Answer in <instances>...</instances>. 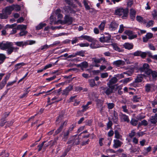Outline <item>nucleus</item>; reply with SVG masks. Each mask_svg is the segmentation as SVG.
I'll return each mask as SVG.
<instances>
[{
	"instance_id": "4468645a",
	"label": "nucleus",
	"mask_w": 157,
	"mask_h": 157,
	"mask_svg": "<svg viewBox=\"0 0 157 157\" xmlns=\"http://www.w3.org/2000/svg\"><path fill=\"white\" fill-rule=\"evenodd\" d=\"M153 34L151 33H147L145 36L143 38L144 42H146L148 41L149 39L153 37Z\"/></svg>"
},
{
	"instance_id": "5701e85b",
	"label": "nucleus",
	"mask_w": 157,
	"mask_h": 157,
	"mask_svg": "<svg viewBox=\"0 0 157 157\" xmlns=\"http://www.w3.org/2000/svg\"><path fill=\"white\" fill-rule=\"evenodd\" d=\"M92 59L93 63H99L102 60H103L104 61H105V59L104 58H101V59L93 58H92Z\"/></svg>"
},
{
	"instance_id": "f257e3e1",
	"label": "nucleus",
	"mask_w": 157,
	"mask_h": 157,
	"mask_svg": "<svg viewBox=\"0 0 157 157\" xmlns=\"http://www.w3.org/2000/svg\"><path fill=\"white\" fill-rule=\"evenodd\" d=\"M0 48L3 50L7 49L6 52L8 55L11 54L13 52H17L19 49L18 47H13L12 43L8 41L0 43Z\"/></svg>"
},
{
	"instance_id": "5fc2aeb1",
	"label": "nucleus",
	"mask_w": 157,
	"mask_h": 157,
	"mask_svg": "<svg viewBox=\"0 0 157 157\" xmlns=\"http://www.w3.org/2000/svg\"><path fill=\"white\" fill-rule=\"evenodd\" d=\"M27 33V32L25 31H21L19 33V36H21L25 35Z\"/></svg>"
},
{
	"instance_id": "6e6552de",
	"label": "nucleus",
	"mask_w": 157,
	"mask_h": 157,
	"mask_svg": "<svg viewBox=\"0 0 157 157\" xmlns=\"http://www.w3.org/2000/svg\"><path fill=\"white\" fill-rule=\"evenodd\" d=\"M124 33L128 36V38L131 40L137 37L136 35H134L132 31L130 30H126L124 32Z\"/></svg>"
},
{
	"instance_id": "a878e982",
	"label": "nucleus",
	"mask_w": 157,
	"mask_h": 157,
	"mask_svg": "<svg viewBox=\"0 0 157 157\" xmlns=\"http://www.w3.org/2000/svg\"><path fill=\"white\" fill-rule=\"evenodd\" d=\"M137 21L140 23H146V20L140 16H137L136 17Z\"/></svg>"
},
{
	"instance_id": "393cba45",
	"label": "nucleus",
	"mask_w": 157,
	"mask_h": 157,
	"mask_svg": "<svg viewBox=\"0 0 157 157\" xmlns=\"http://www.w3.org/2000/svg\"><path fill=\"white\" fill-rule=\"evenodd\" d=\"M117 81V78L116 77H113L109 81V82L107 83V85L111 86L112 84L116 83Z\"/></svg>"
},
{
	"instance_id": "412c9836",
	"label": "nucleus",
	"mask_w": 157,
	"mask_h": 157,
	"mask_svg": "<svg viewBox=\"0 0 157 157\" xmlns=\"http://www.w3.org/2000/svg\"><path fill=\"white\" fill-rule=\"evenodd\" d=\"M14 44L18 47H23L24 46H26L27 44L25 41H21L15 42Z\"/></svg>"
},
{
	"instance_id": "f03ea898",
	"label": "nucleus",
	"mask_w": 157,
	"mask_h": 157,
	"mask_svg": "<svg viewBox=\"0 0 157 157\" xmlns=\"http://www.w3.org/2000/svg\"><path fill=\"white\" fill-rule=\"evenodd\" d=\"M128 10L127 9H124L121 8H118L115 11V14L119 16H122L123 19H126L128 16Z\"/></svg>"
},
{
	"instance_id": "58836bf2",
	"label": "nucleus",
	"mask_w": 157,
	"mask_h": 157,
	"mask_svg": "<svg viewBox=\"0 0 157 157\" xmlns=\"http://www.w3.org/2000/svg\"><path fill=\"white\" fill-rule=\"evenodd\" d=\"M150 121L152 124H155L157 122V120L155 118L154 116H152L150 118Z\"/></svg>"
},
{
	"instance_id": "2f4dec72",
	"label": "nucleus",
	"mask_w": 157,
	"mask_h": 157,
	"mask_svg": "<svg viewBox=\"0 0 157 157\" xmlns=\"http://www.w3.org/2000/svg\"><path fill=\"white\" fill-rule=\"evenodd\" d=\"M83 3L86 10H88L90 9V6L88 5V1L87 0H84L83 1Z\"/></svg>"
},
{
	"instance_id": "c9c22d12",
	"label": "nucleus",
	"mask_w": 157,
	"mask_h": 157,
	"mask_svg": "<svg viewBox=\"0 0 157 157\" xmlns=\"http://www.w3.org/2000/svg\"><path fill=\"white\" fill-rule=\"evenodd\" d=\"M115 137L117 138L121 139L122 136L120 135L117 130H116L114 132Z\"/></svg>"
},
{
	"instance_id": "79ce46f5",
	"label": "nucleus",
	"mask_w": 157,
	"mask_h": 157,
	"mask_svg": "<svg viewBox=\"0 0 157 157\" xmlns=\"http://www.w3.org/2000/svg\"><path fill=\"white\" fill-rule=\"evenodd\" d=\"M130 123L132 125L136 126L138 124V120L132 119L130 121Z\"/></svg>"
},
{
	"instance_id": "603ef678",
	"label": "nucleus",
	"mask_w": 157,
	"mask_h": 157,
	"mask_svg": "<svg viewBox=\"0 0 157 157\" xmlns=\"http://www.w3.org/2000/svg\"><path fill=\"white\" fill-rule=\"evenodd\" d=\"M63 128V125L61 124L59 128L57 129L55 132V133L56 134H57L59 133L62 130Z\"/></svg>"
},
{
	"instance_id": "4c0bfd02",
	"label": "nucleus",
	"mask_w": 157,
	"mask_h": 157,
	"mask_svg": "<svg viewBox=\"0 0 157 157\" xmlns=\"http://www.w3.org/2000/svg\"><path fill=\"white\" fill-rule=\"evenodd\" d=\"M103 104V103L102 101H101L100 103V107H101L100 109V112L101 113H102L103 112V110L105 109V107L104 106H102ZM97 105H98V107H99V103H98Z\"/></svg>"
},
{
	"instance_id": "a19ab883",
	"label": "nucleus",
	"mask_w": 157,
	"mask_h": 157,
	"mask_svg": "<svg viewBox=\"0 0 157 157\" xmlns=\"http://www.w3.org/2000/svg\"><path fill=\"white\" fill-rule=\"evenodd\" d=\"M105 22L103 21L101 23L99 26V28L101 30H103L104 29Z\"/></svg>"
},
{
	"instance_id": "7c9ffc66",
	"label": "nucleus",
	"mask_w": 157,
	"mask_h": 157,
	"mask_svg": "<svg viewBox=\"0 0 157 157\" xmlns=\"http://www.w3.org/2000/svg\"><path fill=\"white\" fill-rule=\"evenodd\" d=\"M88 66L87 63L86 62H83L79 64V67H80L81 69L83 70V68H86Z\"/></svg>"
},
{
	"instance_id": "423d86ee",
	"label": "nucleus",
	"mask_w": 157,
	"mask_h": 157,
	"mask_svg": "<svg viewBox=\"0 0 157 157\" xmlns=\"http://www.w3.org/2000/svg\"><path fill=\"white\" fill-rule=\"evenodd\" d=\"M146 76L145 74L139 75H137V77L135 79V81L132 84V85L134 86H136L135 83L137 82H140L142 81L143 79V77Z\"/></svg>"
},
{
	"instance_id": "9d476101",
	"label": "nucleus",
	"mask_w": 157,
	"mask_h": 157,
	"mask_svg": "<svg viewBox=\"0 0 157 157\" xmlns=\"http://www.w3.org/2000/svg\"><path fill=\"white\" fill-rule=\"evenodd\" d=\"M9 10H10V12H11L13 10L16 11H19L20 10L21 8L20 6L18 5H12L10 6H8Z\"/></svg>"
},
{
	"instance_id": "69168bd1",
	"label": "nucleus",
	"mask_w": 157,
	"mask_h": 157,
	"mask_svg": "<svg viewBox=\"0 0 157 157\" xmlns=\"http://www.w3.org/2000/svg\"><path fill=\"white\" fill-rule=\"evenodd\" d=\"M52 66V64H49L48 65H46L44 66V70H46L48 68H49L51 67Z\"/></svg>"
},
{
	"instance_id": "09e8293b",
	"label": "nucleus",
	"mask_w": 157,
	"mask_h": 157,
	"mask_svg": "<svg viewBox=\"0 0 157 157\" xmlns=\"http://www.w3.org/2000/svg\"><path fill=\"white\" fill-rule=\"evenodd\" d=\"M135 134L136 132H135V130L133 129L131 131V132L129 133V136L131 138H132L135 136Z\"/></svg>"
},
{
	"instance_id": "f8f14e48",
	"label": "nucleus",
	"mask_w": 157,
	"mask_h": 157,
	"mask_svg": "<svg viewBox=\"0 0 157 157\" xmlns=\"http://www.w3.org/2000/svg\"><path fill=\"white\" fill-rule=\"evenodd\" d=\"M155 86L154 85L149 84H147L145 86L146 91L147 92L151 90H154Z\"/></svg>"
},
{
	"instance_id": "c756f323",
	"label": "nucleus",
	"mask_w": 157,
	"mask_h": 157,
	"mask_svg": "<svg viewBox=\"0 0 157 157\" xmlns=\"http://www.w3.org/2000/svg\"><path fill=\"white\" fill-rule=\"evenodd\" d=\"M113 120L114 122H116L118 119V115L117 113L114 110L113 111Z\"/></svg>"
},
{
	"instance_id": "20e7f679",
	"label": "nucleus",
	"mask_w": 157,
	"mask_h": 157,
	"mask_svg": "<svg viewBox=\"0 0 157 157\" xmlns=\"http://www.w3.org/2000/svg\"><path fill=\"white\" fill-rule=\"evenodd\" d=\"M8 7L6 8L2 11V13H0V18L1 19H6L8 17V15L11 13L10 10H9Z\"/></svg>"
},
{
	"instance_id": "4be33fe9",
	"label": "nucleus",
	"mask_w": 157,
	"mask_h": 157,
	"mask_svg": "<svg viewBox=\"0 0 157 157\" xmlns=\"http://www.w3.org/2000/svg\"><path fill=\"white\" fill-rule=\"evenodd\" d=\"M123 46L125 49L130 50L132 48L133 45L132 43H126L124 44Z\"/></svg>"
},
{
	"instance_id": "ea45409f",
	"label": "nucleus",
	"mask_w": 157,
	"mask_h": 157,
	"mask_svg": "<svg viewBox=\"0 0 157 157\" xmlns=\"http://www.w3.org/2000/svg\"><path fill=\"white\" fill-rule=\"evenodd\" d=\"M52 46V45H48L47 44H45L43 46H41L39 49L41 50H45L48 48L49 47Z\"/></svg>"
},
{
	"instance_id": "052dcab7",
	"label": "nucleus",
	"mask_w": 157,
	"mask_h": 157,
	"mask_svg": "<svg viewBox=\"0 0 157 157\" xmlns=\"http://www.w3.org/2000/svg\"><path fill=\"white\" fill-rule=\"evenodd\" d=\"M116 78H117L118 79H121L124 78V76L122 74H118L116 75Z\"/></svg>"
},
{
	"instance_id": "6e6d98bb",
	"label": "nucleus",
	"mask_w": 157,
	"mask_h": 157,
	"mask_svg": "<svg viewBox=\"0 0 157 157\" xmlns=\"http://www.w3.org/2000/svg\"><path fill=\"white\" fill-rule=\"evenodd\" d=\"M17 25V24L16 23H14V24H12L11 25H6V28H12L14 27H15Z\"/></svg>"
},
{
	"instance_id": "bb28decb",
	"label": "nucleus",
	"mask_w": 157,
	"mask_h": 157,
	"mask_svg": "<svg viewBox=\"0 0 157 157\" xmlns=\"http://www.w3.org/2000/svg\"><path fill=\"white\" fill-rule=\"evenodd\" d=\"M154 23V22L152 20H150L148 22H147L146 21V23H144V24H145L146 26L148 28L150 26H153Z\"/></svg>"
},
{
	"instance_id": "f704fd0d",
	"label": "nucleus",
	"mask_w": 157,
	"mask_h": 157,
	"mask_svg": "<svg viewBox=\"0 0 157 157\" xmlns=\"http://www.w3.org/2000/svg\"><path fill=\"white\" fill-rule=\"evenodd\" d=\"M46 25V24L45 23H41L36 26V29L37 30H40L42 29L43 27L45 26Z\"/></svg>"
},
{
	"instance_id": "aec40b11",
	"label": "nucleus",
	"mask_w": 157,
	"mask_h": 157,
	"mask_svg": "<svg viewBox=\"0 0 157 157\" xmlns=\"http://www.w3.org/2000/svg\"><path fill=\"white\" fill-rule=\"evenodd\" d=\"M136 14V11L133 9H131L130 10V16L131 18L133 20L135 19Z\"/></svg>"
},
{
	"instance_id": "0eeeda50",
	"label": "nucleus",
	"mask_w": 157,
	"mask_h": 157,
	"mask_svg": "<svg viewBox=\"0 0 157 157\" xmlns=\"http://www.w3.org/2000/svg\"><path fill=\"white\" fill-rule=\"evenodd\" d=\"M79 40H86L89 42H93L95 40L94 38L90 36L85 35L84 34L79 37Z\"/></svg>"
},
{
	"instance_id": "72a5a7b5",
	"label": "nucleus",
	"mask_w": 157,
	"mask_h": 157,
	"mask_svg": "<svg viewBox=\"0 0 157 157\" xmlns=\"http://www.w3.org/2000/svg\"><path fill=\"white\" fill-rule=\"evenodd\" d=\"M6 58V57L4 54H0V64L3 62Z\"/></svg>"
},
{
	"instance_id": "e433bc0d",
	"label": "nucleus",
	"mask_w": 157,
	"mask_h": 157,
	"mask_svg": "<svg viewBox=\"0 0 157 157\" xmlns=\"http://www.w3.org/2000/svg\"><path fill=\"white\" fill-rule=\"evenodd\" d=\"M148 124V123L147 121L145 120H144L142 121L141 122L139 123L138 127L141 125L147 126Z\"/></svg>"
},
{
	"instance_id": "cd10ccee",
	"label": "nucleus",
	"mask_w": 157,
	"mask_h": 157,
	"mask_svg": "<svg viewBox=\"0 0 157 157\" xmlns=\"http://www.w3.org/2000/svg\"><path fill=\"white\" fill-rule=\"evenodd\" d=\"M27 28V26L26 25H18L17 27V30H20L21 31H23L24 29H26Z\"/></svg>"
},
{
	"instance_id": "c03bdc74",
	"label": "nucleus",
	"mask_w": 157,
	"mask_h": 157,
	"mask_svg": "<svg viewBox=\"0 0 157 157\" xmlns=\"http://www.w3.org/2000/svg\"><path fill=\"white\" fill-rule=\"evenodd\" d=\"M133 3V0H128L127 2V5L128 7H130Z\"/></svg>"
},
{
	"instance_id": "9b49d317",
	"label": "nucleus",
	"mask_w": 157,
	"mask_h": 157,
	"mask_svg": "<svg viewBox=\"0 0 157 157\" xmlns=\"http://www.w3.org/2000/svg\"><path fill=\"white\" fill-rule=\"evenodd\" d=\"M120 117L121 121H122L126 122H128L129 121V119L128 116L124 114L121 113L120 115Z\"/></svg>"
},
{
	"instance_id": "2eb2a0df",
	"label": "nucleus",
	"mask_w": 157,
	"mask_h": 157,
	"mask_svg": "<svg viewBox=\"0 0 157 157\" xmlns=\"http://www.w3.org/2000/svg\"><path fill=\"white\" fill-rule=\"evenodd\" d=\"M113 65L117 67H119L120 65H124L125 64L124 61L121 60L114 61L113 62Z\"/></svg>"
},
{
	"instance_id": "3c124183",
	"label": "nucleus",
	"mask_w": 157,
	"mask_h": 157,
	"mask_svg": "<svg viewBox=\"0 0 157 157\" xmlns=\"http://www.w3.org/2000/svg\"><path fill=\"white\" fill-rule=\"evenodd\" d=\"M89 82L90 85L91 87H93L96 85L95 81L94 79H91L89 80Z\"/></svg>"
},
{
	"instance_id": "6ab92c4d",
	"label": "nucleus",
	"mask_w": 157,
	"mask_h": 157,
	"mask_svg": "<svg viewBox=\"0 0 157 157\" xmlns=\"http://www.w3.org/2000/svg\"><path fill=\"white\" fill-rule=\"evenodd\" d=\"M56 18L55 17H54L53 16H51L50 17V24L51 25L53 24L54 25L57 24L59 22L61 21L59 20H58L57 21H56Z\"/></svg>"
},
{
	"instance_id": "b1692460",
	"label": "nucleus",
	"mask_w": 157,
	"mask_h": 157,
	"mask_svg": "<svg viewBox=\"0 0 157 157\" xmlns=\"http://www.w3.org/2000/svg\"><path fill=\"white\" fill-rule=\"evenodd\" d=\"M111 46L113 48V49L115 51L120 52L121 51V50L117 44L115 43H113L111 44Z\"/></svg>"
},
{
	"instance_id": "a211bd4d",
	"label": "nucleus",
	"mask_w": 157,
	"mask_h": 157,
	"mask_svg": "<svg viewBox=\"0 0 157 157\" xmlns=\"http://www.w3.org/2000/svg\"><path fill=\"white\" fill-rule=\"evenodd\" d=\"M73 89V86L70 85L63 90V94L65 95H67L70 91Z\"/></svg>"
},
{
	"instance_id": "0e129e2a",
	"label": "nucleus",
	"mask_w": 157,
	"mask_h": 157,
	"mask_svg": "<svg viewBox=\"0 0 157 157\" xmlns=\"http://www.w3.org/2000/svg\"><path fill=\"white\" fill-rule=\"evenodd\" d=\"M82 107V109L81 111L83 112L85 111L88 108V107L86 105H83Z\"/></svg>"
},
{
	"instance_id": "37998d69",
	"label": "nucleus",
	"mask_w": 157,
	"mask_h": 157,
	"mask_svg": "<svg viewBox=\"0 0 157 157\" xmlns=\"http://www.w3.org/2000/svg\"><path fill=\"white\" fill-rule=\"evenodd\" d=\"M108 108L109 109H112L114 106L115 104L113 103H107Z\"/></svg>"
},
{
	"instance_id": "864d4df0",
	"label": "nucleus",
	"mask_w": 157,
	"mask_h": 157,
	"mask_svg": "<svg viewBox=\"0 0 157 157\" xmlns=\"http://www.w3.org/2000/svg\"><path fill=\"white\" fill-rule=\"evenodd\" d=\"M27 44V45H32L34 44L35 43V41L33 40H30L25 41Z\"/></svg>"
},
{
	"instance_id": "8fccbe9b",
	"label": "nucleus",
	"mask_w": 157,
	"mask_h": 157,
	"mask_svg": "<svg viewBox=\"0 0 157 157\" xmlns=\"http://www.w3.org/2000/svg\"><path fill=\"white\" fill-rule=\"evenodd\" d=\"M79 45L81 47H87L89 45V44L87 42L85 43H81L79 44Z\"/></svg>"
},
{
	"instance_id": "338daca9",
	"label": "nucleus",
	"mask_w": 157,
	"mask_h": 157,
	"mask_svg": "<svg viewBox=\"0 0 157 157\" xmlns=\"http://www.w3.org/2000/svg\"><path fill=\"white\" fill-rule=\"evenodd\" d=\"M16 81H14L12 82H8L6 85V86L8 87L11 86H12L13 84L16 82Z\"/></svg>"
},
{
	"instance_id": "4d7b16f0",
	"label": "nucleus",
	"mask_w": 157,
	"mask_h": 157,
	"mask_svg": "<svg viewBox=\"0 0 157 157\" xmlns=\"http://www.w3.org/2000/svg\"><path fill=\"white\" fill-rule=\"evenodd\" d=\"M122 109H123V111L124 112L128 113V109H127V107L126 105H124L122 106L121 107Z\"/></svg>"
},
{
	"instance_id": "1a4fd4ad",
	"label": "nucleus",
	"mask_w": 157,
	"mask_h": 157,
	"mask_svg": "<svg viewBox=\"0 0 157 157\" xmlns=\"http://www.w3.org/2000/svg\"><path fill=\"white\" fill-rule=\"evenodd\" d=\"M118 26V24L116 22L113 21L110 24L109 27V29L110 30L113 31L117 29Z\"/></svg>"
},
{
	"instance_id": "a18cd8bd",
	"label": "nucleus",
	"mask_w": 157,
	"mask_h": 157,
	"mask_svg": "<svg viewBox=\"0 0 157 157\" xmlns=\"http://www.w3.org/2000/svg\"><path fill=\"white\" fill-rule=\"evenodd\" d=\"M124 27L123 25L121 24L120 25L119 29L118 30V33H122L124 31Z\"/></svg>"
},
{
	"instance_id": "ddd939ff",
	"label": "nucleus",
	"mask_w": 157,
	"mask_h": 157,
	"mask_svg": "<svg viewBox=\"0 0 157 157\" xmlns=\"http://www.w3.org/2000/svg\"><path fill=\"white\" fill-rule=\"evenodd\" d=\"M111 38V36L109 35L108 36H104L101 37L100 39V41L101 42H106L109 40Z\"/></svg>"
},
{
	"instance_id": "49530a36",
	"label": "nucleus",
	"mask_w": 157,
	"mask_h": 157,
	"mask_svg": "<svg viewBox=\"0 0 157 157\" xmlns=\"http://www.w3.org/2000/svg\"><path fill=\"white\" fill-rule=\"evenodd\" d=\"M29 88H30V87H28V88H27L26 89V93H24V94H23L22 96H20V98H23L24 97H25L27 96V94L29 92V90H28Z\"/></svg>"
},
{
	"instance_id": "dca6fc26",
	"label": "nucleus",
	"mask_w": 157,
	"mask_h": 157,
	"mask_svg": "<svg viewBox=\"0 0 157 157\" xmlns=\"http://www.w3.org/2000/svg\"><path fill=\"white\" fill-rule=\"evenodd\" d=\"M114 144L113 147L115 148L120 147L122 144V143L117 140H113Z\"/></svg>"
},
{
	"instance_id": "473e14b6",
	"label": "nucleus",
	"mask_w": 157,
	"mask_h": 157,
	"mask_svg": "<svg viewBox=\"0 0 157 157\" xmlns=\"http://www.w3.org/2000/svg\"><path fill=\"white\" fill-rule=\"evenodd\" d=\"M25 65V63L23 62L16 64L15 66V69L17 70L20 69L22 66H23Z\"/></svg>"
},
{
	"instance_id": "bf43d9fd",
	"label": "nucleus",
	"mask_w": 157,
	"mask_h": 157,
	"mask_svg": "<svg viewBox=\"0 0 157 157\" xmlns=\"http://www.w3.org/2000/svg\"><path fill=\"white\" fill-rule=\"evenodd\" d=\"M140 53H141V51H137L133 53V55L135 56H140Z\"/></svg>"
},
{
	"instance_id": "39448f33",
	"label": "nucleus",
	"mask_w": 157,
	"mask_h": 157,
	"mask_svg": "<svg viewBox=\"0 0 157 157\" xmlns=\"http://www.w3.org/2000/svg\"><path fill=\"white\" fill-rule=\"evenodd\" d=\"M108 87H107L102 86L101 89L104 91V92L107 95H109L113 92L114 86H113L108 85Z\"/></svg>"
},
{
	"instance_id": "de8ad7c7",
	"label": "nucleus",
	"mask_w": 157,
	"mask_h": 157,
	"mask_svg": "<svg viewBox=\"0 0 157 157\" xmlns=\"http://www.w3.org/2000/svg\"><path fill=\"white\" fill-rule=\"evenodd\" d=\"M69 133V131H67L66 133H65L64 135V137L63 138V140L65 141L67 138V136L68 135Z\"/></svg>"
},
{
	"instance_id": "774afa93",
	"label": "nucleus",
	"mask_w": 157,
	"mask_h": 157,
	"mask_svg": "<svg viewBox=\"0 0 157 157\" xmlns=\"http://www.w3.org/2000/svg\"><path fill=\"white\" fill-rule=\"evenodd\" d=\"M146 56V52H142L141 51L140 56L142 58H144Z\"/></svg>"
},
{
	"instance_id": "c85d7f7f",
	"label": "nucleus",
	"mask_w": 157,
	"mask_h": 157,
	"mask_svg": "<svg viewBox=\"0 0 157 157\" xmlns=\"http://www.w3.org/2000/svg\"><path fill=\"white\" fill-rule=\"evenodd\" d=\"M151 71L148 76L151 75L152 78L153 79L157 77V71H152L151 69Z\"/></svg>"
},
{
	"instance_id": "f3484780",
	"label": "nucleus",
	"mask_w": 157,
	"mask_h": 157,
	"mask_svg": "<svg viewBox=\"0 0 157 157\" xmlns=\"http://www.w3.org/2000/svg\"><path fill=\"white\" fill-rule=\"evenodd\" d=\"M72 19L71 17L67 16H66L64 17V23L68 25H70L72 23Z\"/></svg>"
},
{
	"instance_id": "7ed1b4c3",
	"label": "nucleus",
	"mask_w": 157,
	"mask_h": 157,
	"mask_svg": "<svg viewBox=\"0 0 157 157\" xmlns=\"http://www.w3.org/2000/svg\"><path fill=\"white\" fill-rule=\"evenodd\" d=\"M149 66L146 63H144L143 66L139 68V71L141 72H144L145 74L149 75L150 72H151V69L149 68Z\"/></svg>"
},
{
	"instance_id": "13d9d810",
	"label": "nucleus",
	"mask_w": 157,
	"mask_h": 157,
	"mask_svg": "<svg viewBox=\"0 0 157 157\" xmlns=\"http://www.w3.org/2000/svg\"><path fill=\"white\" fill-rule=\"evenodd\" d=\"M101 78H107L108 76V74L107 73H102L101 75Z\"/></svg>"
},
{
	"instance_id": "e2e57ef3",
	"label": "nucleus",
	"mask_w": 157,
	"mask_h": 157,
	"mask_svg": "<svg viewBox=\"0 0 157 157\" xmlns=\"http://www.w3.org/2000/svg\"><path fill=\"white\" fill-rule=\"evenodd\" d=\"M24 19L22 17H21L18 19L17 20V22L18 23H21L22 22L24 21Z\"/></svg>"
},
{
	"instance_id": "680f3d73",
	"label": "nucleus",
	"mask_w": 157,
	"mask_h": 157,
	"mask_svg": "<svg viewBox=\"0 0 157 157\" xmlns=\"http://www.w3.org/2000/svg\"><path fill=\"white\" fill-rule=\"evenodd\" d=\"M45 142V141H44L41 144H40L38 146V147L39 148L38 149V151H40L42 149V147L44 145V143Z\"/></svg>"
}]
</instances>
